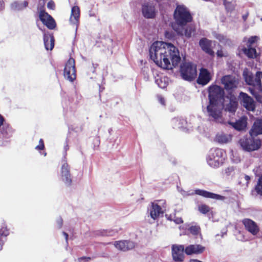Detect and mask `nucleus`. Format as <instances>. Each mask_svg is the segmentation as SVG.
Wrapping results in <instances>:
<instances>
[{
    "label": "nucleus",
    "mask_w": 262,
    "mask_h": 262,
    "mask_svg": "<svg viewBox=\"0 0 262 262\" xmlns=\"http://www.w3.org/2000/svg\"><path fill=\"white\" fill-rule=\"evenodd\" d=\"M149 55L151 59L164 69H172L178 65L181 60L176 47L163 41L154 42L149 49Z\"/></svg>",
    "instance_id": "1"
},
{
    "label": "nucleus",
    "mask_w": 262,
    "mask_h": 262,
    "mask_svg": "<svg viewBox=\"0 0 262 262\" xmlns=\"http://www.w3.org/2000/svg\"><path fill=\"white\" fill-rule=\"evenodd\" d=\"M173 19L174 22L172 24L173 30L175 32L181 33V29L179 27L191 22L192 16L186 6L183 5H178L173 13Z\"/></svg>",
    "instance_id": "2"
},
{
    "label": "nucleus",
    "mask_w": 262,
    "mask_h": 262,
    "mask_svg": "<svg viewBox=\"0 0 262 262\" xmlns=\"http://www.w3.org/2000/svg\"><path fill=\"white\" fill-rule=\"evenodd\" d=\"M225 160V152L222 149H210L206 158L208 164L212 167L217 168L222 165Z\"/></svg>",
    "instance_id": "3"
},
{
    "label": "nucleus",
    "mask_w": 262,
    "mask_h": 262,
    "mask_svg": "<svg viewBox=\"0 0 262 262\" xmlns=\"http://www.w3.org/2000/svg\"><path fill=\"white\" fill-rule=\"evenodd\" d=\"M206 114L210 120L216 122L222 123L223 122L222 116V106L218 102H209L206 107Z\"/></svg>",
    "instance_id": "4"
},
{
    "label": "nucleus",
    "mask_w": 262,
    "mask_h": 262,
    "mask_svg": "<svg viewBox=\"0 0 262 262\" xmlns=\"http://www.w3.org/2000/svg\"><path fill=\"white\" fill-rule=\"evenodd\" d=\"M166 207L165 200H158L151 203L148 208L151 217L156 220L162 216L166 210Z\"/></svg>",
    "instance_id": "5"
},
{
    "label": "nucleus",
    "mask_w": 262,
    "mask_h": 262,
    "mask_svg": "<svg viewBox=\"0 0 262 262\" xmlns=\"http://www.w3.org/2000/svg\"><path fill=\"white\" fill-rule=\"evenodd\" d=\"M180 72L184 80H193L197 75L196 66L190 62L184 63L181 66Z\"/></svg>",
    "instance_id": "6"
},
{
    "label": "nucleus",
    "mask_w": 262,
    "mask_h": 262,
    "mask_svg": "<svg viewBox=\"0 0 262 262\" xmlns=\"http://www.w3.org/2000/svg\"><path fill=\"white\" fill-rule=\"evenodd\" d=\"M242 148L246 151H253L259 148L261 145V141L259 139L253 138L241 139L239 142Z\"/></svg>",
    "instance_id": "7"
},
{
    "label": "nucleus",
    "mask_w": 262,
    "mask_h": 262,
    "mask_svg": "<svg viewBox=\"0 0 262 262\" xmlns=\"http://www.w3.org/2000/svg\"><path fill=\"white\" fill-rule=\"evenodd\" d=\"M76 72L75 60L73 58H70L65 65L64 77L70 82H73L76 79Z\"/></svg>",
    "instance_id": "8"
},
{
    "label": "nucleus",
    "mask_w": 262,
    "mask_h": 262,
    "mask_svg": "<svg viewBox=\"0 0 262 262\" xmlns=\"http://www.w3.org/2000/svg\"><path fill=\"white\" fill-rule=\"evenodd\" d=\"M39 18L40 21L49 29H54L56 26L54 19L42 9L39 10Z\"/></svg>",
    "instance_id": "9"
},
{
    "label": "nucleus",
    "mask_w": 262,
    "mask_h": 262,
    "mask_svg": "<svg viewBox=\"0 0 262 262\" xmlns=\"http://www.w3.org/2000/svg\"><path fill=\"white\" fill-rule=\"evenodd\" d=\"M185 248L182 245H172L171 246V254L174 262H183L185 258L184 253Z\"/></svg>",
    "instance_id": "10"
},
{
    "label": "nucleus",
    "mask_w": 262,
    "mask_h": 262,
    "mask_svg": "<svg viewBox=\"0 0 262 262\" xmlns=\"http://www.w3.org/2000/svg\"><path fill=\"white\" fill-rule=\"evenodd\" d=\"M239 99L242 104L247 110L253 111L255 109V103L253 99L246 93L241 92L239 95Z\"/></svg>",
    "instance_id": "11"
},
{
    "label": "nucleus",
    "mask_w": 262,
    "mask_h": 262,
    "mask_svg": "<svg viewBox=\"0 0 262 262\" xmlns=\"http://www.w3.org/2000/svg\"><path fill=\"white\" fill-rule=\"evenodd\" d=\"M221 82L224 85V88L228 91L236 88L238 84L237 79L231 75H226L223 77Z\"/></svg>",
    "instance_id": "12"
},
{
    "label": "nucleus",
    "mask_w": 262,
    "mask_h": 262,
    "mask_svg": "<svg viewBox=\"0 0 262 262\" xmlns=\"http://www.w3.org/2000/svg\"><path fill=\"white\" fill-rule=\"evenodd\" d=\"M223 89L218 85H211L209 88V100L217 102V99L223 96Z\"/></svg>",
    "instance_id": "13"
},
{
    "label": "nucleus",
    "mask_w": 262,
    "mask_h": 262,
    "mask_svg": "<svg viewBox=\"0 0 262 262\" xmlns=\"http://www.w3.org/2000/svg\"><path fill=\"white\" fill-rule=\"evenodd\" d=\"M245 229L253 235H256L259 231L257 224L249 219H245L242 221Z\"/></svg>",
    "instance_id": "14"
},
{
    "label": "nucleus",
    "mask_w": 262,
    "mask_h": 262,
    "mask_svg": "<svg viewBox=\"0 0 262 262\" xmlns=\"http://www.w3.org/2000/svg\"><path fill=\"white\" fill-rule=\"evenodd\" d=\"M143 15L147 18H154L156 15L155 6L150 3H144L142 7Z\"/></svg>",
    "instance_id": "15"
},
{
    "label": "nucleus",
    "mask_w": 262,
    "mask_h": 262,
    "mask_svg": "<svg viewBox=\"0 0 262 262\" xmlns=\"http://www.w3.org/2000/svg\"><path fill=\"white\" fill-rule=\"evenodd\" d=\"M211 77V73L207 69L202 68L200 70L197 82L200 84L206 85L210 81Z\"/></svg>",
    "instance_id": "16"
},
{
    "label": "nucleus",
    "mask_w": 262,
    "mask_h": 262,
    "mask_svg": "<svg viewBox=\"0 0 262 262\" xmlns=\"http://www.w3.org/2000/svg\"><path fill=\"white\" fill-rule=\"evenodd\" d=\"M61 176L62 181L67 185H70L72 183L71 176L70 173V168L66 162H64L61 167Z\"/></svg>",
    "instance_id": "17"
},
{
    "label": "nucleus",
    "mask_w": 262,
    "mask_h": 262,
    "mask_svg": "<svg viewBox=\"0 0 262 262\" xmlns=\"http://www.w3.org/2000/svg\"><path fill=\"white\" fill-rule=\"evenodd\" d=\"M80 10L78 6H74L72 8L70 22L71 24L75 25L76 29L79 23Z\"/></svg>",
    "instance_id": "18"
},
{
    "label": "nucleus",
    "mask_w": 262,
    "mask_h": 262,
    "mask_svg": "<svg viewBox=\"0 0 262 262\" xmlns=\"http://www.w3.org/2000/svg\"><path fill=\"white\" fill-rule=\"evenodd\" d=\"M181 29V33L176 32L177 34L181 36H185L187 38H190L195 32V29L194 26L192 25H184L179 27Z\"/></svg>",
    "instance_id": "19"
},
{
    "label": "nucleus",
    "mask_w": 262,
    "mask_h": 262,
    "mask_svg": "<svg viewBox=\"0 0 262 262\" xmlns=\"http://www.w3.org/2000/svg\"><path fill=\"white\" fill-rule=\"evenodd\" d=\"M205 247L201 245H190L185 248V253L188 255L199 254L205 250Z\"/></svg>",
    "instance_id": "20"
},
{
    "label": "nucleus",
    "mask_w": 262,
    "mask_h": 262,
    "mask_svg": "<svg viewBox=\"0 0 262 262\" xmlns=\"http://www.w3.org/2000/svg\"><path fill=\"white\" fill-rule=\"evenodd\" d=\"M115 247L118 250L125 251L135 247V243L129 241H121L114 243Z\"/></svg>",
    "instance_id": "21"
},
{
    "label": "nucleus",
    "mask_w": 262,
    "mask_h": 262,
    "mask_svg": "<svg viewBox=\"0 0 262 262\" xmlns=\"http://www.w3.org/2000/svg\"><path fill=\"white\" fill-rule=\"evenodd\" d=\"M195 193L206 198H210L217 200H224L225 199L224 196L201 189H196L195 190Z\"/></svg>",
    "instance_id": "22"
},
{
    "label": "nucleus",
    "mask_w": 262,
    "mask_h": 262,
    "mask_svg": "<svg viewBox=\"0 0 262 262\" xmlns=\"http://www.w3.org/2000/svg\"><path fill=\"white\" fill-rule=\"evenodd\" d=\"M250 134L252 137L262 135V119H257L254 122Z\"/></svg>",
    "instance_id": "23"
},
{
    "label": "nucleus",
    "mask_w": 262,
    "mask_h": 262,
    "mask_svg": "<svg viewBox=\"0 0 262 262\" xmlns=\"http://www.w3.org/2000/svg\"><path fill=\"white\" fill-rule=\"evenodd\" d=\"M199 45L204 52L210 55L213 54L214 52L211 49V41L206 38H203L200 39Z\"/></svg>",
    "instance_id": "24"
},
{
    "label": "nucleus",
    "mask_w": 262,
    "mask_h": 262,
    "mask_svg": "<svg viewBox=\"0 0 262 262\" xmlns=\"http://www.w3.org/2000/svg\"><path fill=\"white\" fill-rule=\"evenodd\" d=\"M43 41L45 48L47 50H52L54 46V39L53 35L44 33Z\"/></svg>",
    "instance_id": "25"
},
{
    "label": "nucleus",
    "mask_w": 262,
    "mask_h": 262,
    "mask_svg": "<svg viewBox=\"0 0 262 262\" xmlns=\"http://www.w3.org/2000/svg\"><path fill=\"white\" fill-rule=\"evenodd\" d=\"M229 100V103L225 105V110L232 113H234L238 105L237 99L235 96H231Z\"/></svg>",
    "instance_id": "26"
},
{
    "label": "nucleus",
    "mask_w": 262,
    "mask_h": 262,
    "mask_svg": "<svg viewBox=\"0 0 262 262\" xmlns=\"http://www.w3.org/2000/svg\"><path fill=\"white\" fill-rule=\"evenodd\" d=\"M247 118L246 117H242L234 123H230L232 126L238 130L244 129L247 126Z\"/></svg>",
    "instance_id": "27"
},
{
    "label": "nucleus",
    "mask_w": 262,
    "mask_h": 262,
    "mask_svg": "<svg viewBox=\"0 0 262 262\" xmlns=\"http://www.w3.org/2000/svg\"><path fill=\"white\" fill-rule=\"evenodd\" d=\"M28 0L23 2L15 1L11 4V9L15 11H20L27 8L28 6Z\"/></svg>",
    "instance_id": "28"
},
{
    "label": "nucleus",
    "mask_w": 262,
    "mask_h": 262,
    "mask_svg": "<svg viewBox=\"0 0 262 262\" xmlns=\"http://www.w3.org/2000/svg\"><path fill=\"white\" fill-rule=\"evenodd\" d=\"M254 87L262 92V72H257L254 77Z\"/></svg>",
    "instance_id": "29"
},
{
    "label": "nucleus",
    "mask_w": 262,
    "mask_h": 262,
    "mask_svg": "<svg viewBox=\"0 0 262 262\" xmlns=\"http://www.w3.org/2000/svg\"><path fill=\"white\" fill-rule=\"evenodd\" d=\"M259 39V37L252 36L249 38L245 37L243 39V42L245 43V47H255L256 43Z\"/></svg>",
    "instance_id": "30"
},
{
    "label": "nucleus",
    "mask_w": 262,
    "mask_h": 262,
    "mask_svg": "<svg viewBox=\"0 0 262 262\" xmlns=\"http://www.w3.org/2000/svg\"><path fill=\"white\" fill-rule=\"evenodd\" d=\"M243 53L249 58H254L256 57L257 53L255 47H243L242 49Z\"/></svg>",
    "instance_id": "31"
},
{
    "label": "nucleus",
    "mask_w": 262,
    "mask_h": 262,
    "mask_svg": "<svg viewBox=\"0 0 262 262\" xmlns=\"http://www.w3.org/2000/svg\"><path fill=\"white\" fill-rule=\"evenodd\" d=\"M243 75L246 82L248 85L254 86V77H253L252 73L247 69H245L243 71Z\"/></svg>",
    "instance_id": "32"
},
{
    "label": "nucleus",
    "mask_w": 262,
    "mask_h": 262,
    "mask_svg": "<svg viewBox=\"0 0 262 262\" xmlns=\"http://www.w3.org/2000/svg\"><path fill=\"white\" fill-rule=\"evenodd\" d=\"M216 141L221 143H227L232 140V136L223 133L219 134L216 136Z\"/></svg>",
    "instance_id": "33"
},
{
    "label": "nucleus",
    "mask_w": 262,
    "mask_h": 262,
    "mask_svg": "<svg viewBox=\"0 0 262 262\" xmlns=\"http://www.w3.org/2000/svg\"><path fill=\"white\" fill-rule=\"evenodd\" d=\"M156 83L159 88L164 89L168 84V78L166 77L158 78L156 79Z\"/></svg>",
    "instance_id": "34"
},
{
    "label": "nucleus",
    "mask_w": 262,
    "mask_h": 262,
    "mask_svg": "<svg viewBox=\"0 0 262 262\" xmlns=\"http://www.w3.org/2000/svg\"><path fill=\"white\" fill-rule=\"evenodd\" d=\"M8 235L7 231L5 229H0V251L5 242L6 236Z\"/></svg>",
    "instance_id": "35"
},
{
    "label": "nucleus",
    "mask_w": 262,
    "mask_h": 262,
    "mask_svg": "<svg viewBox=\"0 0 262 262\" xmlns=\"http://www.w3.org/2000/svg\"><path fill=\"white\" fill-rule=\"evenodd\" d=\"M230 159L233 163H238L241 161V158L237 152L231 150L230 152Z\"/></svg>",
    "instance_id": "36"
},
{
    "label": "nucleus",
    "mask_w": 262,
    "mask_h": 262,
    "mask_svg": "<svg viewBox=\"0 0 262 262\" xmlns=\"http://www.w3.org/2000/svg\"><path fill=\"white\" fill-rule=\"evenodd\" d=\"M185 121L184 119L180 118H174L172 120V123L174 127L177 128H181L183 127Z\"/></svg>",
    "instance_id": "37"
},
{
    "label": "nucleus",
    "mask_w": 262,
    "mask_h": 262,
    "mask_svg": "<svg viewBox=\"0 0 262 262\" xmlns=\"http://www.w3.org/2000/svg\"><path fill=\"white\" fill-rule=\"evenodd\" d=\"M255 189L258 194L262 195V175L259 177Z\"/></svg>",
    "instance_id": "38"
},
{
    "label": "nucleus",
    "mask_w": 262,
    "mask_h": 262,
    "mask_svg": "<svg viewBox=\"0 0 262 262\" xmlns=\"http://www.w3.org/2000/svg\"><path fill=\"white\" fill-rule=\"evenodd\" d=\"M198 210L203 214H206L210 211V208L205 204H201L198 206Z\"/></svg>",
    "instance_id": "39"
},
{
    "label": "nucleus",
    "mask_w": 262,
    "mask_h": 262,
    "mask_svg": "<svg viewBox=\"0 0 262 262\" xmlns=\"http://www.w3.org/2000/svg\"><path fill=\"white\" fill-rule=\"evenodd\" d=\"M190 233L193 235H197L200 232V228L198 226H192L189 228Z\"/></svg>",
    "instance_id": "40"
},
{
    "label": "nucleus",
    "mask_w": 262,
    "mask_h": 262,
    "mask_svg": "<svg viewBox=\"0 0 262 262\" xmlns=\"http://www.w3.org/2000/svg\"><path fill=\"white\" fill-rule=\"evenodd\" d=\"M249 91L250 93L255 97V98L258 101H259L260 100L261 97L257 94V93L254 90H253L252 88H249Z\"/></svg>",
    "instance_id": "41"
},
{
    "label": "nucleus",
    "mask_w": 262,
    "mask_h": 262,
    "mask_svg": "<svg viewBox=\"0 0 262 262\" xmlns=\"http://www.w3.org/2000/svg\"><path fill=\"white\" fill-rule=\"evenodd\" d=\"M47 6L49 9L52 10H54L55 9V4L52 0L50 1L47 3Z\"/></svg>",
    "instance_id": "42"
},
{
    "label": "nucleus",
    "mask_w": 262,
    "mask_h": 262,
    "mask_svg": "<svg viewBox=\"0 0 262 262\" xmlns=\"http://www.w3.org/2000/svg\"><path fill=\"white\" fill-rule=\"evenodd\" d=\"M44 143L42 139H40L39 141V144L35 147V149L37 150H42L44 148Z\"/></svg>",
    "instance_id": "43"
},
{
    "label": "nucleus",
    "mask_w": 262,
    "mask_h": 262,
    "mask_svg": "<svg viewBox=\"0 0 262 262\" xmlns=\"http://www.w3.org/2000/svg\"><path fill=\"white\" fill-rule=\"evenodd\" d=\"M215 38L218 39L221 42H224V41L226 39V38L225 37L222 35V34H217L215 35Z\"/></svg>",
    "instance_id": "44"
},
{
    "label": "nucleus",
    "mask_w": 262,
    "mask_h": 262,
    "mask_svg": "<svg viewBox=\"0 0 262 262\" xmlns=\"http://www.w3.org/2000/svg\"><path fill=\"white\" fill-rule=\"evenodd\" d=\"M234 168L233 167H228L226 169H225V173L227 174V175H230L232 173V172H233L234 171Z\"/></svg>",
    "instance_id": "45"
},
{
    "label": "nucleus",
    "mask_w": 262,
    "mask_h": 262,
    "mask_svg": "<svg viewBox=\"0 0 262 262\" xmlns=\"http://www.w3.org/2000/svg\"><path fill=\"white\" fill-rule=\"evenodd\" d=\"M172 220H173V222L177 224L183 223V220L181 217H174V219Z\"/></svg>",
    "instance_id": "46"
},
{
    "label": "nucleus",
    "mask_w": 262,
    "mask_h": 262,
    "mask_svg": "<svg viewBox=\"0 0 262 262\" xmlns=\"http://www.w3.org/2000/svg\"><path fill=\"white\" fill-rule=\"evenodd\" d=\"M216 54H217V56L220 57H224V56H226V53H225L223 52V51H222V50H219V51H217V52L216 53Z\"/></svg>",
    "instance_id": "47"
},
{
    "label": "nucleus",
    "mask_w": 262,
    "mask_h": 262,
    "mask_svg": "<svg viewBox=\"0 0 262 262\" xmlns=\"http://www.w3.org/2000/svg\"><path fill=\"white\" fill-rule=\"evenodd\" d=\"M158 99L159 102L162 105L165 104V101L164 98L161 96H158Z\"/></svg>",
    "instance_id": "48"
},
{
    "label": "nucleus",
    "mask_w": 262,
    "mask_h": 262,
    "mask_svg": "<svg viewBox=\"0 0 262 262\" xmlns=\"http://www.w3.org/2000/svg\"><path fill=\"white\" fill-rule=\"evenodd\" d=\"M244 178L245 180V181H246L247 184H248L249 183V182L250 180V177L249 176H248V175H244Z\"/></svg>",
    "instance_id": "49"
},
{
    "label": "nucleus",
    "mask_w": 262,
    "mask_h": 262,
    "mask_svg": "<svg viewBox=\"0 0 262 262\" xmlns=\"http://www.w3.org/2000/svg\"><path fill=\"white\" fill-rule=\"evenodd\" d=\"M4 8V3L2 1H0V11Z\"/></svg>",
    "instance_id": "50"
},
{
    "label": "nucleus",
    "mask_w": 262,
    "mask_h": 262,
    "mask_svg": "<svg viewBox=\"0 0 262 262\" xmlns=\"http://www.w3.org/2000/svg\"><path fill=\"white\" fill-rule=\"evenodd\" d=\"M116 231H110L109 233L107 234L109 236H113L114 235V234L116 233Z\"/></svg>",
    "instance_id": "51"
},
{
    "label": "nucleus",
    "mask_w": 262,
    "mask_h": 262,
    "mask_svg": "<svg viewBox=\"0 0 262 262\" xmlns=\"http://www.w3.org/2000/svg\"><path fill=\"white\" fill-rule=\"evenodd\" d=\"M57 223L58 224L59 227L61 228V227L62 226V220H61V219H59V220H58L57 221Z\"/></svg>",
    "instance_id": "52"
},
{
    "label": "nucleus",
    "mask_w": 262,
    "mask_h": 262,
    "mask_svg": "<svg viewBox=\"0 0 262 262\" xmlns=\"http://www.w3.org/2000/svg\"><path fill=\"white\" fill-rule=\"evenodd\" d=\"M63 234L64 236H65V238H66V241L67 242L68 241V234L67 233L64 232H63Z\"/></svg>",
    "instance_id": "53"
},
{
    "label": "nucleus",
    "mask_w": 262,
    "mask_h": 262,
    "mask_svg": "<svg viewBox=\"0 0 262 262\" xmlns=\"http://www.w3.org/2000/svg\"><path fill=\"white\" fill-rule=\"evenodd\" d=\"M182 194H183V195H190V194H193V193H187V192H186L184 191V193H182Z\"/></svg>",
    "instance_id": "54"
},
{
    "label": "nucleus",
    "mask_w": 262,
    "mask_h": 262,
    "mask_svg": "<svg viewBox=\"0 0 262 262\" xmlns=\"http://www.w3.org/2000/svg\"><path fill=\"white\" fill-rule=\"evenodd\" d=\"M82 258H84V259H90V257H87V258H85V257H83Z\"/></svg>",
    "instance_id": "55"
},
{
    "label": "nucleus",
    "mask_w": 262,
    "mask_h": 262,
    "mask_svg": "<svg viewBox=\"0 0 262 262\" xmlns=\"http://www.w3.org/2000/svg\"><path fill=\"white\" fill-rule=\"evenodd\" d=\"M244 18L245 19L246 18V16H244Z\"/></svg>",
    "instance_id": "56"
}]
</instances>
